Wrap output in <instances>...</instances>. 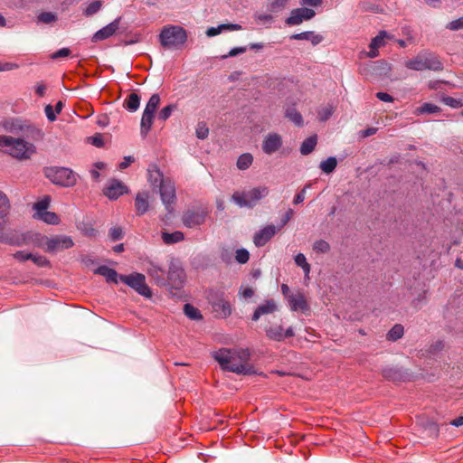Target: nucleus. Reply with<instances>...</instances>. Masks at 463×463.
I'll return each mask as SVG.
<instances>
[{
    "label": "nucleus",
    "instance_id": "obj_1",
    "mask_svg": "<svg viewBox=\"0 0 463 463\" xmlns=\"http://www.w3.org/2000/svg\"><path fill=\"white\" fill-rule=\"evenodd\" d=\"M212 355L223 371L242 375L256 374L254 367L249 364L250 352L248 348H221Z\"/></svg>",
    "mask_w": 463,
    "mask_h": 463
},
{
    "label": "nucleus",
    "instance_id": "obj_2",
    "mask_svg": "<svg viewBox=\"0 0 463 463\" xmlns=\"http://www.w3.org/2000/svg\"><path fill=\"white\" fill-rule=\"evenodd\" d=\"M405 67L409 70L416 71L426 70L441 71L444 69L443 62L439 57L429 50H423L420 52L415 57L406 61Z\"/></svg>",
    "mask_w": 463,
    "mask_h": 463
},
{
    "label": "nucleus",
    "instance_id": "obj_3",
    "mask_svg": "<svg viewBox=\"0 0 463 463\" xmlns=\"http://www.w3.org/2000/svg\"><path fill=\"white\" fill-rule=\"evenodd\" d=\"M10 202L7 195L0 191V241L11 245H23V239L6 228L7 216L10 213Z\"/></svg>",
    "mask_w": 463,
    "mask_h": 463
},
{
    "label": "nucleus",
    "instance_id": "obj_4",
    "mask_svg": "<svg viewBox=\"0 0 463 463\" xmlns=\"http://www.w3.org/2000/svg\"><path fill=\"white\" fill-rule=\"evenodd\" d=\"M187 41L186 31L179 25L164 26L159 33V42L164 48L178 49Z\"/></svg>",
    "mask_w": 463,
    "mask_h": 463
},
{
    "label": "nucleus",
    "instance_id": "obj_5",
    "mask_svg": "<svg viewBox=\"0 0 463 463\" xmlns=\"http://www.w3.org/2000/svg\"><path fill=\"white\" fill-rule=\"evenodd\" d=\"M36 243L39 247L43 248L46 252L52 254H55L59 251L71 249L74 246V241L71 236L61 234L54 235L52 237L37 234Z\"/></svg>",
    "mask_w": 463,
    "mask_h": 463
},
{
    "label": "nucleus",
    "instance_id": "obj_6",
    "mask_svg": "<svg viewBox=\"0 0 463 463\" xmlns=\"http://www.w3.org/2000/svg\"><path fill=\"white\" fill-rule=\"evenodd\" d=\"M8 144L5 145V152L14 158L29 159L35 153V146L23 138L8 136Z\"/></svg>",
    "mask_w": 463,
    "mask_h": 463
},
{
    "label": "nucleus",
    "instance_id": "obj_7",
    "mask_svg": "<svg viewBox=\"0 0 463 463\" xmlns=\"http://www.w3.org/2000/svg\"><path fill=\"white\" fill-rule=\"evenodd\" d=\"M45 176L54 184L71 187L77 182L75 173L68 167H49L45 169Z\"/></svg>",
    "mask_w": 463,
    "mask_h": 463
},
{
    "label": "nucleus",
    "instance_id": "obj_8",
    "mask_svg": "<svg viewBox=\"0 0 463 463\" xmlns=\"http://www.w3.org/2000/svg\"><path fill=\"white\" fill-rule=\"evenodd\" d=\"M208 300L219 318H226L232 315V307L222 290L211 289Z\"/></svg>",
    "mask_w": 463,
    "mask_h": 463
},
{
    "label": "nucleus",
    "instance_id": "obj_9",
    "mask_svg": "<svg viewBox=\"0 0 463 463\" xmlns=\"http://www.w3.org/2000/svg\"><path fill=\"white\" fill-rule=\"evenodd\" d=\"M269 189L266 186L252 188L247 192H235L232 194V200L240 207H253L261 198L266 197Z\"/></svg>",
    "mask_w": 463,
    "mask_h": 463
},
{
    "label": "nucleus",
    "instance_id": "obj_10",
    "mask_svg": "<svg viewBox=\"0 0 463 463\" xmlns=\"http://www.w3.org/2000/svg\"><path fill=\"white\" fill-rule=\"evenodd\" d=\"M119 280L133 288L139 295L147 298L152 297V290L146 283V277L144 274L133 272L129 275H120Z\"/></svg>",
    "mask_w": 463,
    "mask_h": 463
},
{
    "label": "nucleus",
    "instance_id": "obj_11",
    "mask_svg": "<svg viewBox=\"0 0 463 463\" xmlns=\"http://www.w3.org/2000/svg\"><path fill=\"white\" fill-rule=\"evenodd\" d=\"M209 213L207 208L204 207H193L185 210L181 217L184 226L186 228H196L205 222L206 217Z\"/></svg>",
    "mask_w": 463,
    "mask_h": 463
},
{
    "label": "nucleus",
    "instance_id": "obj_12",
    "mask_svg": "<svg viewBox=\"0 0 463 463\" xmlns=\"http://www.w3.org/2000/svg\"><path fill=\"white\" fill-rule=\"evenodd\" d=\"M166 278V287L173 289H180L185 282V272L178 263L172 260L169 264Z\"/></svg>",
    "mask_w": 463,
    "mask_h": 463
},
{
    "label": "nucleus",
    "instance_id": "obj_13",
    "mask_svg": "<svg viewBox=\"0 0 463 463\" xmlns=\"http://www.w3.org/2000/svg\"><path fill=\"white\" fill-rule=\"evenodd\" d=\"M160 197L167 212L172 213L173 205L175 203V186L173 181L165 179L159 186Z\"/></svg>",
    "mask_w": 463,
    "mask_h": 463
},
{
    "label": "nucleus",
    "instance_id": "obj_14",
    "mask_svg": "<svg viewBox=\"0 0 463 463\" xmlns=\"http://www.w3.org/2000/svg\"><path fill=\"white\" fill-rule=\"evenodd\" d=\"M128 186L118 179H110L103 189V194L110 200H117L119 196L128 194Z\"/></svg>",
    "mask_w": 463,
    "mask_h": 463
},
{
    "label": "nucleus",
    "instance_id": "obj_15",
    "mask_svg": "<svg viewBox=\"0 0 463 463\" xmlns=\"http://www.w3.org/2000/svg\"><path fill=\"white\" fill-rule=\"evenodd\" d=\"M266 336L272 341L282 342L286 338H290L295 335L292 326L284 330L281 325L270 326L265 328Z\"/></svg>",
    "mask_w": 463,
    "mask_h": 463
},
{
    "label": "nucleus",
    "instance_id": "obj_16",
    "mask_svg": "<svg viewBox=\"0 0 463 463\" xmlns=\"http://www.w3.org/2000/svg\"><path fill=\"white\" fill-rule=\"evenodd\" d=\"M282 137L278 133H269L262 141V151L267 155H272L282 146Z\"/></svg>",
    "mask_w": 463,
    "mask_h": 463
},
{
    "label": "nucleus",
    "instance_id": "obj_17",
    "mask_svg": "<svg viewBox=\"0 0 463 463\" xmlns=\"http://www.w3.org/2000/svg\"><path fill=\"white\" fill-rule=\"evenodd\" d=\"M146 273L157 286L166 287L167 272L157 263L153 261L148 262Z\"/></svg>",
    "mask_w": 463,
    "mask_h": 463
},
{
    "label": "nucleus",
    "instance_id": "obj_18",
    "mask_svg": "<svg viewBox=\"0 0 463 463\" xmlns=\"http://www.w3.org/2000/svg\"><path fill=\"white\" fill-rule=\"evenodd\" d=\"M382 376L392 382H405L409 378V373L402 367L387 366L382 369Z\"/></svg>",
    "mask_w": 463,
    "mask_h": 463
},
{
    "label": "nucleus",
    "instance_id": "obj_19",
    "mask_svg": "<svg viewBox=\"0 0 463 463\" xmlns=\"http://www.w3.org/2000/svg\"><path fill=\"white\" fill-rule=\"evenodd\" d=\"M275 225H267L254 234L253 242L257 247L264 246L277 233Z\"/></svg>",
    "mask_w": 463,
    "mask_h": 463
},
{
    "label": "nucleus",
    "instance_id": "obj_20",
    "mask_svg": "<svg viewBox=\"0 0 463 463\" xmlns=\"http://www.w3.org/2000/svg\"><path fill=\"white\" fill-rule=\"evenodd\" d=\"M120 19V17H118L106 26L97 31L92 37V41L99 42L111 37L118 29Z\"/></svg>",
    "mask_w": 463,
    "mask_h": 463
},
{
    "label": "nucleus",
    "instance_id": "obj_21",
    "mask_svg": "<svg viewBox=\"0 0 463 463\" xmlns=\"http://www.w3.org/2000/svg\"><path fill=\"white\" fill-rule=\"evenodd\" d=\"M278 307L273 299H267L260 304L253 312L251 320L256 322L263 315L272 314L277 310Z\"/></svg>",
    "mask_w": 463,
    "mask_h": 463
},
{
    "label": "nucleus",
    "instance_id": "obj_22",
    "mask_svg": "<svg viewBox=\"0 0 463 463\" xmlns=\"http://www.w3.org/2000/svg\"><path fill=\"white\" fill-rule=\"evenodd\" d=\"M288 302L292 311H306L308 309L307 300L301 293L288 295Z\"/></svg>",
    "mask_w": 463,
    "mask_h": 463
},
{
    "label": "nucleus",
    "instance_id": "obj_23",
    "mask_svg": "<svg viewBox=\"0 0 463 463\" xmlns=\"http://www.w3.org/2000/svg\"><path fill=\"white\" fill-rule=\"evenodd\" d=\"M148 192L137 193L135 197V208L137 215L145 214L149 209Z\"/></svg>",
    "mask_w": 463,
    "mask_h": 463
},
{
    "label": "nucleus",
    "instance_id": "obj_24",
    "mask_svg": "<svg viewBox=\"0 0 463 463\" xmlns=\"http://www.w3.org/2000/svg\"><path fill=\"white\" fill-rule=\"evenodd\" d=\"M291 40H307L310 41L313 46L318 45L324 40L321 34L313 31H306L299 33H294L289 37Z\"/></svg>",
    "mask_w": 463,
    "mask_h": 463
},
{
    "label": "nucleus",
    "instance_id": "obj_25",
    "mask_svg": "<svg viewBox=\"0 0 463 463\" xmlns=\"http://www.w3.org/2000/svg\"><path fill=\"white\" fill-rule=\"evenodd\" d=\"M95 274H99L100 276H103L108 282H113L115 284L118 283L119 276L118 272L108 266L102 265L98 267L94 270Z\"/></svg>",
    "mask_w": 463,
    "mask_h": 463
},
{
    "label": "nucleus",
    "instance_id": "obj_26",
    "mask_svg": "<svg viewBox=\"0 0 463 463\" xmlns=\"http://www.w3.org/2000/svg\"><path fill=\"white\" fill-rule=\"evenodd\" d=\"M155 114L144 111L140 122V134L146 137L151 129Z\"/></svg>",
    "mask_w": 463,
    "mask_h": 463
},
{
    "label": "nucleus",
    "instance_id": "obj_27",
    "mask_svg": "<svg viewBox=\"0 0 463 463\" xmlns=\"http://www.w3.org/2000/svg\"><path fill=\"white\" fill-rule=\"evenodd\" d=\"M148 182L154 185H161L162 182H165V179L163 177L162 172L157 168L156 165H150L147 169Z\"/></svg>",
    "mask_w": 463,
    "mask_h": 463
},
{
    "label": "nucleus",
    "instance_id": "obj_28",
    "mask_svg": "<svg viewBox=\"0 0 463 463\" xmlns=\"http://www.w3.org/2000/svg\"><path fill=\"white\" fill-rule=\"evenodd\" d=\"M305 20L304 14L301 12L300 8H295L291 10L290 14L288 17L286 18L285 24L288 26H295L299 25L302 24Z\"/></svg>",
    "mask_w": 463,
    "mask_h": 463
},
{
    "label": "nucleus",
    "instance_id": "obj_29",
    "mask_svg": "<svg viewBox=\"0 0 463 463\" xmlns=\"http://www.w3.org/2000/svg\"><path fill=\"white\" fill-rule=\"evenodd\" d=\"M162 240L165 244L171 245L184 240V232L175 231L174 232H162Z\"/></svg>",
    "mask_w": 463,
    "mask_h": 463
},
{
    "label": "nucleus",
    "instance_id": "obj_30",
    "mask_svg": "<svg viewBox=\"0 0 463 463\" xmlns=\"http://www.w3.org/2000/svg\"><path fill=\"white\" fill-rule=\"evenodd\" d=\"M140 105V97L136 92L130 93L124 101V107L130 112L137 110Z\"/></svg>",
    "mask_w": 463,
    "mask_h": 463
},
{
    "label": "nucleus",
    "instance_id": "obj_31",
    "mask_svg": "<svg viewBox=\"0 0 463 463\" xmlns=\"http://www.w3.org/2000/svg\"><path fill=\"white\" fill-rule=\"evenodd\" d=\"M317 138L316 135L310 136L306 138L300 146V153L303 156L309 155L316 147Z\"/></svg>",
    "mask_w": 463,
    "mask_h": 463
},
{
    "label": "nucleus",
    "instance_id": "obj_32",
    "mask_svg": "<svg viewBox=\"0 0 463 463\" xmlns=\"http://www.w3.org/2000/svg\"><path fill=\"white\" fill-rule=\"evenodd\" d=\"M337 165V160L335 156H329L326 160L322 161L319 165L321 171L326 175L334 172Z\"/></svg>",
    "mask_w": 463,
    "mask_h": 463
},
{
    "label": "nucleus",
    "instance_id": "obj_33",
    "mask_svg": "<svg viewBox=\"0 0 463 463\" xmlns=\"http://www.w3.org/2000/svg\"><path fill=\"white\" fill-rule=\"evenodd\" d=\"M289 0H268V10L272 13H279L288 7Z\"/></svg>",
    "mask_w": 463,
    "mask_h": 463
},
{
    "label": "nucleus",
    "instance_id": "obj_34",
    "mask_svg": "<svg viewBox=\"0 0 463 463\" xmlns=\"http://www.w3.org/2000/svg\"><path fill=\"white\" fill-rule=\"evenodd\" d=\"M286 117L298 127L304 124L302 115L295 108H288L285 113Z\"/></svg>",
    "mask_w": 463,
    "mask_h": 463
},
{
    "label": "nucleus",
    "instance_id": "obj_35",
    "mask_svg": "<svg viewBox=\"0 0 463 463\" xmlns=\"http://www.w3.org/2000/svg\"><path fill=\"white\" fill-rule=\"evenodd\" d=\"M184 315L192 319V320H202L203 319V316L201 314V311L194 307L193 305L187 303L184 306Z\"/></svg>",
    "mask_w": 463,
    "mask_h": 463
},
{
    "label": "nucleus",
    "instance_id": "obj_36",
    "mask_svg": "<svg viewBox=\"0 0 463 463\" xmlns=\"http://www.w3.org/2000/svg\"><path fill=\"white\" fill-rule=\"evenodd\" d=\"M440 111H441V109L439 106L432 104V103L425 102L420 107L417 108L415 112L417 115H420V114H434V113H439Z\"/></svg>",
    "mask_w": 463,
    "mask_h": 463
},
{
    "label": "nucleus",
    "instance_id": "obj_37",
    "mask_svg": "<svg viewBox=\"0 0 463 463\" xmlns=\"http://www.w3.org/2000/svg\"><path fill=\"white\" fill-rule=\"evenodd\" d=\"M389 37L386 31H380L379 33L371 40L370 49H379L385 45V38Z\"/></svg>",
    "mask_w": 463,
    "mask_h": 463
},
{
    "label": "nucleus",
    "instance_id": "obj_38",
    "mask_svg": "<svg viewBox=\"0 0 463 463\" xmlns=\"http://www.w3.org/2000/svg\"><path fill=\"white\" fill-rule=\"evenodd\" d=\"M252 162V155L250 153H244L239 156L236 165L240 170H246L251 165Z\"/></svg>",
    "mask_w": 463,
    "mask_h": 463
},
{
    "label": "nucleus",
    "instance_id": "obj_39",
    "mask_svg": "<svg viewBox=\"0 0 463 463\" xmlns=\"http://www.w3.org/2000/svg\"><path fill=\"white\" fill-rule=\"evenodd\" d=\"M404 333L403 326L400 324L394 325L387 334V339L390 341H397L402 338Z\"/></svg>",
    "mask_w": 463,
    "mask_h": 463
},
{
    "label": "nucleus",
    "instance_id": "obj_40",
    "mask_svg": "<svg viewBox=\"0 0 463 463\" xmlns=\"http://www.w3.org/2000/svg\"><path fill=\"white\" fill-rule=\"evenodd\" d=\"M441 102L452 109H459L463 107V98L456 99L450 96H442Z\"/></svg>",
    "mask_w": 463,
    "mask_h": 463
},
{
    "label": "nucleus",
    "instance_id": "obj_41",
    "mask_svg": "<svg viewBox=\"0 0 463 463\" xmlns=\"http://www.w3.org/2000/svg\"><path fill=\"white\" fill-rule=\"evenodd\" d=\"M160 103V96L157 93L153 94L147 101L144 111L155 114Z\"/></svg>",
    "mask_w": 463,
    "mask_h": 463
},
{
    "label": "nucleus",
    "instance_id": "obj_42",
    "mask_svg": "<svg viewBox=\"0 0 463 463\" xmlns=\"http://www.w3.org/2000/svg\"><path fill=\"white\" fill-rule=\"evenodd\" d=\"M40 219L48 224H58L60 222L59 216L52 212H43L40 213Z\"/></svg>",
    "mask_w": 463,
    "mask_h": 463
},
{
    "label": "nucleus",
    "instance_id": "obj_43",
    "mask_svg": "<svg viewBox=\"0 0 463 463\" xmlns=\"http://www.w3.org/2000/svg\"><path fill=\"white\" fill-rule=\"evenodd\" d=\"M295 263L301 267L306 276L310 272V265L307 263V259L303 253H298L295 258Z\"/></svg>",
    "mask_w": 463,
    "mask_h": 463
},
{
    "label": "nucleus",
    "instance_id": "obj_44",
    "mask_svg": "<svg viewBox=\"0 0 463 463\" xmlns=\"http://www.w3.org/2000/svg\"><path fill=\"white\" fill-rule=\"evenodd\" d=\"M176 109V105L175 104H169L165 107H164L160 111H159V114H158V118L162 121H165L166 119H168L173 111Z\"/></svg>",
    "mask_w": 463,
    "mask_h": 463
},
{
    "label": "nucleus",
    "instance_id": "obj_45",
    "mask_svg": "<svg viewBox=\"0 0 463 463\" xmlns=\"http://www.w3.org/2000/svg\"><path fill=\"white\" fill-rule=\"evenodd\" d=\"M101 2L99 0L91 2L84 10V14L86 16H91L98 13L101 8Z\"/></svg>",
    "mask_w": 463,
    "mask_h": 463
},
{
    "label": "nucleus",
    "instance_id": "obj_46",
    "mask_svg": "<svg viewBox=\"0 0 463 463\" xmlns=\"http://www.w3.org/2000/svg\"><path fill=\"white\" fill-rule=\"evenodd\" d=\"M196 137L199 139H205L209 134V128L204 122H199L195 129Z\"/></svg>",
    "mask_w": 463,
    "mask_h": 463
},
{
    "label": "nucleus",
    "instance_id": "obj_47",
    "mask_svg": "<svg viewBox=\"0 0 463 463\" xmlns=\"http://www.w3.org/2000/svg\"><path fill=\"white\" fill-rule=\"evenodd\" d=\"M50 204V197L45 196L42 200L38 201L34 203L33 208L38 212V214L40 215V213L47 212V208Z\"/></svg>",
    "mask_w": 463,
    "mask_h": 463
},
{
    "label": "nucleus",
    "instance_id": "obj_48",
    "mask_svg": "<svg viewBox=\"0 0 463 463\" xmlns=\"http://www.w3.org/2000/svg\"><path fill=\"white\" fill-rule=\"evenodd\" d=\"M313 249L317 252L326 253L329 251L330 245L327 241L324 240H318L314 243Z\"/></svg>",
    "mask_w": 463,
    "mask_h": 463
},
{
    "label": "nucleus",
    "instance_id": "obj_49",
    "mask_svg": "<svg viewBox=\"0 0 463 463\" xmlns=\"http://www.w3.org/2000/svg\"><path fill=\"white\" fill-rule=\"evenodd\" d=\"M235 259L240 264H244L249 260L250 253L246 249H239L236 250Z\"/></svg>",
    "mask_w": 463,
    "mask_h": 463
},
{
    "label": "nucleus",
    "instance_id": "obj_50",
    "mask_svg": "<svg viewBox=\"0 0 463 463\" xmlns=\"http://www.w3.org/2000/svg\"><path fill=\"white\" fill-rule=\"evenodd\" d=\"M57 19L56 15L51 12H43L38 15L39 22L43 24H50Z\"/></svg>",
    "mask_w": 463,
    "mask_h": 463
},
{
    "label": "nucleus",
    "instance_id": "obj_51",
    "mask_svg": "<svg viewBox=\"0 0 463 463\" xmlns=\"http://www.w3.org/2000/svg\"><path fill=\"white\" fill-rule=\"evenodd\" d=\"M31 260L39 267H47L50 265V261L43 255L33 254Z\"/></svg>",
    "mask_w": 463,
    "mask_h": 463
},
{
    "label": "nucleus",
    "instance_id": "obj_52",
    "mask_svg": "<svg viewBox=\"0 0 463 463\" xmlns=\"http://www.w3.org/2000/svg\"><path fill=\"white\" fill-rule=\"evenodd\" d=\"M109 237L112 241H119L123 238V231L120 227H112L109 229Z\"/></svg>",
    "mask_w": 463,
    "mask_h": 463
},
{
    "label": "nucleus",
    "instance_id": "obj_53",
    "mask_svg": "<svg viewBox=\"0 0 463 463\" xmlns=\"http://www.w3.org/2000/svg\"><path fill=\"white\" fill-rule=\"evenodd\" d=\"M14 258L21 262L33 259V253L25 250H18L14 254Z\"/></svg>",
    "mask_w": 463,
    "mask_h": 463
},
{
    "label": "nucleus",
    "instance_id": "obj_54",
    "mask_svg": "<svg viewBox=\"0 0 463 463\" xmlns=\"http://www.w3.org/2000/svg\"><path fill=\"white\" fill-rule=\"evenodd\" d=\"M333 114L331 107H326L318 111V118L321 121H326Z\"/></svg>",
    "mask_w": 463,
    "mask_h": 463
},
{
    "label": "nucleus",
    "instance_id": "obj_55",
    "mask_svg": "<svg viewBox=\"0 0 463 463\" xmlns=\"http://www.w3.org/2000/svg\"><path fill=\"white\" fill-rule=\"evenodd\" d=\"M254 18L256 21L262 24H271L273 22V16L268 14H255Z\"/></svg>",
    "mask_w": 463,
    "mask_h": 463
},
{
    "label": "nucleus",
    "instance_id": "obj_56",
    "mask_svg": "<svg viewBox=\"0 0 463 463\" xmlns=\"http://www.w3.org/2000/svg\"><path fill=\"white\" fill-rule=\"evenodd\" d=\"M294 214V211L292 209H288L284 215L282 216L280 220L279 225L277 227L278 231H279L281 228H283L292 218Z\"/></svg>",
    "mask_w": 463,
    "mask_h": 463
},
{
    "label": "nucleus",
    "instance_id": "obj_57",
    "mask_svg": "<svg viewBox=\"0 0 463 463\" xmlns=\"http://www.w3.org/2000/svg\"><path fill=\"white\" fill-rule=\"evenodd\" d=\"M89 142L96 147H102L104 146L103 137L100 134H96L89 137Z\"/></svg>",
    "mask_w": 463,
    "mask_h": 463
},
{
    "label": "nucleus",
    "instance_id": "obj_58",
    "mask_svg": "<svg viewBox=\"0 0 463 463\" xmlns=\"http://www.w3.org/2000/svg\"><path fill=\"white\" fill-rule=\"evenodd\" d=\"M44 112L49 121L53 122L56 120L57 113L55 112L52 105H46L44 108Z\"/></svg>",
    "mask_w": 463,
    "mask_h": 463
},
{
    "label": "nucleus",
    "instance_id": "obj_59",
    "mask_svg": "<svg viewBox=\"0 0 463 463\" xmlns=\"http://www.w3.org/2000/svg\"><path fill=\"white\" fill-rule=\"evenodd\" d=\"M310 186H311V184H306V185L304 186V188L295 195V197H294V201H293V203H294L295 204L301 203L305 200V196H306V190H307V188H309Z\"/></svg>",
    "mask_w": 463,
    "mask_h": 463
},
{
    "label": "nucleus",
    "instance_id": "obj_60",
    "mask_svg": "<svg viewBox=\"0 0 463 463\" xmlns=\"http://www.w3.org/2000/svg\"><path fill=\"white\" fill-rule=\"evenodd\" d=\"M447 28L452 31H457L461 28H463V17H460L457 20L451 21L448 25Z\"/></svg>",
    "mask_w": 463,
    "mask_h": 463
},
{
    "label": "nucleus",
    "instance_id": "obj_61",
    "mask_svg": "<svg viewBox=\"0 0 463 463\" xmlns=\"http://www.w3.org/2000/svg\"><path fill=\"white\" fill-rule=\"evenodd\" d=\"M71 54V50L69 48H61L57 52H53L51 57L52 59H59L68 57Z\"/></svg>",
    "mask_w": 463,
    "mask_h": 463
},
{
    "label": "nucleus",
    "instance_id": "obj_62",
    "mask_svg": "<svg viewBox=\"0 0 463 463\" xmlns=\"http://www.w3.org/2000/svg\"><path fill=\"white\" fill-rule=\"evenodd\" d=\"M299 4L305 7H318L322 5L323 0H299Z\"/></svg>",
    "mask_w": 463,
    "mask_h": 463
},
{
    "label": "nucleus",
    "instance_id": "obj_63",
    "mask_svg": "<svg viewBox=\"0 0 463 463\" xmlns=\"http://www.w3.org/2000/svg\"><path fill=\"white\" fill-rule=\"evenodd\" d=\"M301 12L304 14V18L306 21L311 20L316 15V12L313 9L305 6L301 7Z\"/></svg>",
    "mask_w": 463,
    "mask_h": 463
},
{
    "label": "nucleus",
    "instance_id": "obj_64",
    "mask_svg": "<svg viewBox=\"0 0 463 463\" xmlns=\"http://www.w3.org/2000/svg\"><path fill=\"white\" fill-rule=\"evenodd\" d=\"M222 24L218 25L217 27H210L206 31V35L208 37H213L218 35L222 32Z\"/></svg>",
    "mask_w": 463,
    "mask_h": 463
}]
</instances>
